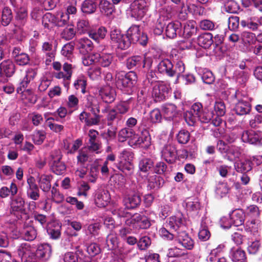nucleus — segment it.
Masks as SVG:
<instances>
[{
	"mask_svg": "<svg viewBox=\"0 0 262 262\" xmlns=\"http://www.w3.org/2000/svg\"><path fill=\"white\" fill-rule=\"evenodd\" d=\"M149 76L152 77V74H148L147 79L144 81V84L146 86L141 93H148L151 91L152 96L155 98V100L161 101L164 100L168 96L169 91V85L163 82L151 81L149 80Z\"/></svg>",
	"mask_w": 262,
	"mask_h": 262,
	"instance_id": "nucleus-1",
	"label": "nucleus"
},
{
	"mask_svg": "<svg viewBox=\"0 0 262 262\" xmlns=\"http://www.w3.org/2000/svg\"><path fill=\"white\" fill-rule=\"evenodd\" d=\"M137 79V75L133 71L126 74L122 72L116 73V85L125 94L130 95L133 93Z\"/></svg>",
	"mask_w": 262,
	"mask_h": 262,
	"instance_id": "nucleus-2",
	"label": "nucleus"
},
{
	"mask_svg": "<svg viewBox=\"0 0 262 262\" xmlns=\"http://www.w3.org/2000/svg\"><path fill=\"white\" fill-rule=\"evenodd\" d=\"M237 99L234 111L235 113L239 116L248 114L251 110L250 104L251 99L247 96L243 94L239 91H235L231 96Z\"/></svg>",
	"mask_w": 262,
	"mask_h": 262,
	"instance_id": "nucleus-3",
	"label": "nucleus"
},
{
	"mask_svg": "<svg viewBox=\"0 0 262 262\" xmlns=\"http://www.w3.org/2000/svg\"><path fill=\"white\" fill-rule=\"evenodd\" d=\"M126 38L130 41V43H136L145 46L147 44L148 37L146 34L143 32L139 26H132L126 32Z\"/></svg>",
	"mask_w": 262,
	"mask_h": 262,
	"instance_id": "nucleus-4",
	"label": "nucleus"
},
{
	"mask_svg": "<svg viewBox=\"0 0 262 262\" xmlns=\"http://www.w3.org/2000/svg\"><path fill=\"white\" fill-rule=\"evenodd\" d=\"M125 225L133 229H146L151 226L149 220L145 216L139 213H135L125 221Z\"/></svg>",
	"mask_w": 262,
	"mask_h": 262,
	"instance_id": "nucleus-5",
	"label": "nucleus"
},
{
	"mask_svg": "<svg viewBox=\"0 0 262 262\" xmlns=\"http://www.w3.org/2000/svg\"><path fill=\"white\" fill-rule=\"evenodd\" d=\"M11 213L16 216L17 220L26 216V210L25 207V201L20 196H17L11 199Z\"/></svg>",
	"mask_w": 262,
	"mask_h": 262,
	"instance_id": "nucleus-6",
	"label": "nucleus"
},
{
	"mask_svg": "<svg viewBox=\"0 0 262 262\" xmlns=\"http://www.w3.org/2000/svg\"><path fill=\"white\" fill-rule=\"evenodd\" d=\"M161 156L167 162L173 163L177 157V150L174 145L167 144L165 145L161 151Z\"/></svg>",
	"mask_w": 262,
	"mask_h": 262,
	"instance_id": "nucleus-7",
	"label": "nucleus"
},
{
	"mask_svg": "<svg viewBox=\"0 0 262 262\" xmlns=\"http://www.w3.org/2000/svg\"><path fill=\"white\" fill-rule=\"evenodd\" d=\"M26 194L28 198L33 201H36L39 198V187L35 182V179L33 177H30L27 180Z\"/></svg>",
	"mask_w": 262,
	"mask_h": 262,
	"instance_id": "nucleus-8",
	"label": "nucleus"
},
{
	"mask_svg": "<svg viewBox=\"0 0 262 262\" xmlns=\"http://www.w3.org/2000/svg\"><path fill=\"white\" fill-rule=\"evenodd\" d=\"M185 219L183 215L178 213L170 217L166 222V227L174 230L176 232L181 231L179 229L184 225Z\"/></svg>",
	"mask_w": 262,
	"mask_h": 262,
	"instance_id": "nucleus-9",
	"label": "nucleus"
},
{
	"mask_svg": "<svg viewBox=\"0 0 262 262\" xmlns=\"http://www.w3.org/2000/svg\"><path fill=\"white\" fill-rule=\"evenodd\" d=\"M175 240L187 249L191 250L193 247V239L184 231H177L176 233Z\"/></svg>",
	"mask_w": 262,
	"mask_h": 262,
	"instance_id": "nucleus-10",
	"label": "nucleus"
},
{
	"mask_svg": "<svg viewBox=\"0 0 262 262\" xmlns=\"http://www.w3.org/2000/svg\"><path fill=\"white\" fill-rule=\"evenodd\" d=\"M98 93L101 99L105 103H111L115 99V90L109 85L99 88Z\"/></svg>",
	"mask_w": 262,
	"mask_h": 262,
	"instance_id": "nucleus-11",
	"label": "nucleus"
},
{
	"mask_svg": "<svg viewBox=\"0 0 262 262\" xmlns=\"http://www.w3.org/2000/svg\"><path fill=\"white\" fill-rule=\"evenodd\" d=\"M52 252V249L48 244H40L38 246L35 254L33 253V257L36 259L47 260L48 259Z\"/></svg>",
	"mask_w": 262,
	"mask_h": 262,
	"instance_id": "nucleus-12",
	"label": "nucleus"
},
{
	"mask_svg": "<svg viewBox=\"0 0 262 262\" xmlns=\"http://www.w3.org/2000/svg\"><path fill=\"white\" fill-rule=\"evenodd\" d=\"M95 202L99 207H105L110 202L111 197L106 190L98 189L95 194Z\"/></svg>",
	"mask_w": 262,
	"mask_h": 262,
	"instance_id": "nucleus-13",
	"label": "nucleus"
},
{
	"mask_svg": "<svg viewBox=\"0 0 262 262\" xmlns=\"http://www.w3.org/2000/svg\"><path fill=\"white\" fill-rule=\"evenodd\" d=\"M69 17H42V23L45 28H52L54 26L62 27L67 24Z\"/></svg>",
	"mask_w": 262,
	"mask_h": 262,
	"instance_id": "nucleus-14",
	"label": "nucleus"
},
{
	"mask_svg": "<svg viewBox=\"0 0 262 262\" xmlns=\"http://www.w3.org/2000/svg\"><path fill=\"white\" fill-rule=\"evenodd\" d=\"M15 72V66L14 62L10 60H5L0 64V76L3 75L7 77H11Z\"/></svg>",
	"mask_w": 262,
	"mask_h": 262,
	"instance_id": "nucleus-15",
	"label": "nucleus"
},
{
	"mask_svg": "<svg viewBox=\"0 0 262 262\" xmlns=\"http://www.w3.org/2000/svg\"><path fill=\"white\" fill-rule=\"evenodd\" d=\"M150 142V137L148 132L144 129L141 133V136L136 135L135 133L132 140L129 141L130 146L140 145L142 143H145V145H148Z\"/></svg>",
	"mask_w": 262,
	"mask_h": 262,
	"instance_id": "nucleus-16",
	"label": "nucleus"
},
{
	"mask_svg": "<svg viewBox=\"0 0 262 262\" xmlns=\"http://www.w3.org/2000/svg\"><path fill=\"white\" fill-rule=\"evenodd\" d=\"M183 206L187 211L198 214L201 209V206L199 200L195 198L186 199L183 203Z\"/></svg>",
	"mask_w": 262,
	"mask_h": 262,
	"instance_id": "nucleus-17",
	"label": "nucleus"
},
{
	"mask_svg": "<svg viewBox=\"0 0 262 262\" xmlns=\"http://www.w3.org/2000/svg\"><path fill=\"white\" fill-rule=\"evenodd\" d=\"M146 59L141 56H133L126 60V66L128 69H132L135 67H145Z\"/></svg>",
	"mask_w": 262,
	"mask_h": 262,
	"instance_id": "nucleus-18",
	"label": "nucleus"
},
{
	"mask_svg": "<svg viewBox=\"0 0 262 262\" xmlns=\"http://www.w3.org/2000/svg\"><path fill=\"white\" fill-rule=\"evenodd\" d=\"M163 117L167 120L171 121L178 114L177 106L171 103L164 104L162 106Z\"/></svg>",
	"mask_w": 262,
	"mask_h": 262,
	"instance_id": "nucleus-19",
	"label": "nucleus"
},
{
	"mask_svg": "<svg viewBox=\"0 0 262 262\" xmlns=\"http://www.w3.org/2000/svg\"><path fill=\"white\" fill-rule=\"evenodd\" d=\"M126 207L129 209H133L138 206L141 201L139 191L128 195L124 200Z\"/></svg>",
	"mask_w": 262,
	"mask_h": 262,
	"instance_id": "nucleus-20",
	"label": "nucleus"
},
{
	"mask_svg": "<svg viewBox=\"0 0 262 262\" xmlns=\"http://www.w3.org/2000/svg\"><path fill=\"white\" fill-rule=\"evenodd\" d=\"M74 68V66L73 64L68 63V62H65L62 66L64 72H59L55 74V77L58 79H63L64 81L70 80L71 79Z\"/></svg>",
	"mask_w": 262,
	"mask_h": 262,
	"instance_id": "nucleus-21",
	"label": "nucleus"
},
{
	"mask_svg": "<svg viewBox=\"0 0 262 262\" xmlns=\"http://www.w3.org/2000/svg\"><path fill=\"white\" fill-rule=\"evenodd\" d=\"M173 64L171 61L165 59L159 62L158 65V71L162 74H165L170 77H173L172 72Z\"/></svg>",
	"mask_w": 262,
	"mask_h": 262,
	"instance_id": "nucleus-22",
	"label": "nucleus"
},
{
	"mask_svg": "<svg viewBox=\"0 0 262 262\" xmlns=\"http://www.w3.org/2000/svg\"><path fill=\"white\" fill-rule=\"evenodd\" d=\"M81 53L85 54L92 50L93 44L91 40L87 38H82L77 41L76 44Z\"/></svg>",
	"mask_w": 262,
	"mask_h": 262,
	"instance_id": "nucleus-23",
	"label": "nucleus"
},
{
	"mask_svg": "<svg viewBox=\"0 0 262 262\" xmlns=\"http://www.w3.org/2000/svg\"><path fill=\"white\" fill-rule=\"evenodd\" d=\"M58 154L57 158H53V162L52 166V169L54 173L57 175L62 174L66 170L64 164L60 161V152L57 151Z\"/></svg>",
	"mask_w": 262,
	"mask_h": 262,
	"instance_id": "nucleus-24",
	"label": "nucleus"
},
{
	"mask_svg": "<svg viewBox=\"0 0 262 262\" xmlns=\"http://www.w3.org/2000/svg\"><path fill=\"white\" fill-rule=\"evenodd\" d=\"M241 140L243 142L256 144L259 141V136L258 134L253 130H245L243 133Z\"/></svg>",
	"mask_w": 262,
	"mask_h": 262,
	"instance_id": "nucleus-25",
	"label": "nucleus"
},
{
	"mask_svg": "<svg viewBox=\"0 0 262 262\" xmlns=\"http://www.w3.org/2000/svg\"><path fill=\"white\" fill-rule=\"evenodd\" d=\"M181 26V23L179 21L169 23L166 28V36L170 38L176 37L180 30Z\"/></svg>",
	"mask_w": 262,
	"mask_h": 262,
	"instance_id": "nucleus-26",
	"label": "nucleus"
},
{
	"mask_svg": "<svg viewBox=\"0 0 262 262\" xmlns=\"http://www.w3.org/2000/svg\"><path fill=\"white\" fill-rule=\"evenodd\" d=\"M197 40L200 46L208 49L213 42V35L210 33H205L199 35Z\"/></svg>",
	"mask_w": 262,
	"mask_h": 262,
	"instance_id": "nucleus-27",
	"label": "nucleus"
},
{
	"mask_svg": "<svg viewBox=\"0 0 262 262\" xmlns=\"http://www.w3.org/2000/svg\"><path fill=\"white\" fill-rule=\"evenodd\" d=\"M147 188L149 189H157L161 187L164 184V179L156 175L149 176L147 178Z\"/></svg>",
	"mask_w": 262,
	"mask_h": 262,
	"instance_id": "nucleus-28",
	"label": "nucleus"
},
{
	"mask_svg": "<svg viewBox=\"0 0 262 262\" xmlns=\"http://www.w3.org/2000/svg\"><path fill=\"white\" fill-rule=\"evenodd\" d=\"M97 62L103 68H111L114 63V56L111 54H98Z\"/></svg>",
	"mask_w": 262,
	"mask_h": 262,
	"instance_id": "nucleus-29",
	"label": "nucleus"
},
{
	"mask_svg": "<svg viewBox=\"0 0 262 262\" xmlns=\"http://www.w3.org/2000/svg\"><path fill=\"white\" fill-rule=\"evenodd\" d=\"M233 144L228 147V154L233 156L235 158H239L245 151V145L242 141Z\"/></svg>",
	"mask_w": 262,
	"mask_h": 262,
	"instance_id": "nucleus-30",
	"label": "nucleus"
},
{
	"mask_svg": "<svg viewBox=\"0 0 262 262\" xmlns=\"http://www.w3.org/2000/svg\"><path fill=\"white\" fill-rule=\"evenodd\" d=\"M230 221L234 226H239L244 223L245 215L242 210H235L230 214Z\"/></svg>",
	"mask_w": 262,
	"mask_h": 262,
	"instance_id": "nucleus-31",
	"label": "nucleus"
},
{
	"mask_svg": "<svg viewBox=\"0 0 262 262\" xmlns=\"http://www.w3.org/2000/svg\"><path fill=\"white\" fill-rule=\"evenodd\" d=\"M116 120V125H120L123 122V118L122 115L118 114L115 109L109 111L107 115V125H113V121Z\"/></svg>",
	"mask_w": 262,
	"mask_h": 262,
	"instance_id": "nucleus-32",
	"label": "nucleus"
},
{
	"mask_svg": "<svg viewBox=\"0 0 262 262\" xmlns=\"http://www.w3.org/2000/svg\"><path fill=\"white\" fill-rule=\"evenodd\" d=\"M230 257L233 262H247L246 253L241 248L232 249L230 251Z\"/></svg>",
	"mask_w": 262,
	"mask_h": 262,
	"instance_id": "nucleus-33",
	"label": "nucleus"
},
{
	"mask_svg": "<svg viewBox=\"0 0 262 262\" xmlns=\"http://www.w3.org/2000/svg\"><path fill=\"white\" fill-rule=\"evenodd\" d=\"M21 234L25 240L32 241L36 237L37 231L34 227L25 225L21 231Z\"/></svg>",
	"mask_w": 262,
	"mask_h": 262,
	"instance_id": "nucleus-34",
	"label": "nucleus"
},
{
	"mask_svg": "<svg viewBox=\"0 0 262 262\" xmlns=\"http://www.w3.org/2000/svg\"><path fill=\"white\" fill-rule=\"evenodd\" d=\"M37 74L36 71L32 68L28 69L26 71V75L24 79L20 83V88H18L17 91L19 92V91H21V87L23 88H26L30 82L33 80Z\"/></svg>",
	"mask_w": 262,
	"mask_h": 262,
	"instance_id": "nucleus-35",
	"label": "nucleus"
},
{
	"mask_svg": "<svg viewBox=\"0 0 262 262\" xmlns=\"http://www.w3.org/2000/svg\"><path fill=\"white\" fill-rule=\"evenodd\" d=\"M51 177L42 174L38 177V183L40 189L44 192H48L51 189Z\"/></svg>",
	"mask_w": 262,
	"mask_h": 262,
	"instance_id": "nucleus-36",
	"label": "nucleus"
},
{
	"mask_svg": "<svg viewBox=\"0 0 262 262\" xmlns=\"http://www.w3.org/2000/svg\"><path fill=\"white\" fill-rule=\"evenodd\" d=\"M17 252L21 259L33 256L30 246L27 243H23L17 248Z\"/></svg>",
	"mask_w": 262,
	"mask_h": 262,
	"instance_id": "nucleus-37",
	"label": "nucleus"
},
{
	"mask_svg": "<svg viewBox=\"0 0 262 262\" xmlns=\"http://www.w3.org/2000/svg\"><path fill=\"white\" fill-rule=\"evenodd\" d=\"M234 167L237 172L246 173L252 169L251 162L249 160L239 161L235 163Z\"/></svg>",
	"mask_w": 262,
	"mask_h": 262,
	"instance_id": "nucleus-38",
	"label": "nucleus"
},
{
	"mask_svg": "<svg viewBox=\"0 0 262 262\" xmlns=\"http://www.w3.org/2000/svg\"><path fill=\"white\" fill-rule=\"evenodd\" d=\"M134 133V130L132 128H123L118 133V140L119 142H123L127 139H130L129 141H130L133 138Z\"/></svg>",
	"mask_w": 262,
	"mask_h": 262,
	"instance_id": "nucleus-39",
	"label": "nucleus"
},
{
	"mask_svg": "<svg viewBox=\"0 0 262 262\" xmlns=\"http://www.w3.org/2000/svg\"><path fill=\"white\" fill-rule=\"evenodd\" d=\"M196 32V23L191 20L188 21L184 27V35L187 37H190Z\"/></svg>",
	"mask_w": 262,
	"mask_h": 262,
	"instance_id": "nucleus-40",
	"label": "nucleus"
},
{
	"mask_svg": "<svg viewBox=\"0 0 262 262\" xmlns=\"http://www.w3.org/2000/svg\"><path fill=\"white\" fill-rule=\"evenodd\" d=\"M42 49L47 56L46 63L51 62L55 56V50L53 49L52 43L45 42L43 43Z\"/></svg>",
	"mask_w": 262,
	"mask_h": 262,
	"instance_id": "nucleus-41",
	"label": "nucleus"
},
{
	"mask_svg": "<svg viewBox=\"0 0 262 262\" xmlns=\"http://www.w3.org/2000/svg\"><path fill=\"white\" fill-rule=\"evenodd\" d=\"M77 29L80 34L91 31V25L88 20L85 18L79 19L77 23Z\"/></svg>",
	"mask_w": 262,
	"mask_h": 262,
	"instance_id": "nucleus-42",
	"label": "nucleus"
},
{
	"mask_svg": "<svg viewBox=\"0 0 262 262\" xmlns=\"http://www.w3.org/2000/svg\"><path fill=\"white\" fill-rule=\"evenodd\" d=\"M118 240L117 234L115 233H110L106 237V245L108 250H114L118 247Z\"/></svg>",
	"mask_w": 262,
	"mask_h": 262,
	"instance_id": "nucleus-43",
	"label": "nucleus"
},
{
	"mask_svg": "<svg viewBox=\"0 0 262 262\" xmlns=\"http://www.w3.org/2000/svg\"><path fill=\"white\" fill-rule=\"evenodd\" d=\"M101 148L102 145L100 140L87 141L86 142V148L90 152H94L96 154H100Z\"/></svg>",
	"mask_w": 262,
	"mask_h": 262,
	"instance_id": "nucleus-44",
	"label": "nucleus"
},
{
	"mask_svg": "<svg viewBox=\"0 0 262 262\" xmlns=\"http://www.w3.org/2000/svg\"><path fill=\"white\" fill-rule=\"evenodd\" d=\"M34 143L37 145L41 144L46 137V133L43 130H36L31 136Z\"/></svg>",
	"mask_w": 262,
	"mask_h": 262,
	"instance_id": "nucleus-45",
	"label": "nucleus"
},
{
	"mask_svg": "<svg viewBox=\"0 0 262 262\" xmlns=\"http://www.w3.org/2000/svg\"><path fill=\"white\" fill-rule=\"evenodd\" d=\"M167 255L169 257H186L187 251L186 250L174 247L168 250Z\"/></svg>",
	"mask_w": 262,
	"mask_h": 262,
	"instance_id": "nucleus-46",
	"label": "nucleus"
},
{
	"mask_svg": "<svg viewBox=\"0 0 262 262\" xmlns=\"http://www.w3.org/2000/svg\"><path fill=\"white\" fill-rule=\"evenodd\" d=\"M96 9V4L90 0L84 1L81 6V11L86 14L93 13L95 11Z\"/></svg>",
	"mask_w": 262,
	"mask_h": 262,
	"instance_id": "nucleus-47",
	"label": "nucleus"
},
{
	"mask_svg": "<svg viewBox=\"0 0 262 262\" xmlns=\"http://www.w3.org/2000/svg\"><path fill=\"white\" fill-rule=\"evenodd\" d=\"M198 236L199 239L203 241H207L210 237V233L206 226V223L203 220L201 222Z\"/></svg>",
	"mask_w": 262,
	"mask_h": 262,
	"instance_id": "nucleus-48",
	"label": "nucleus"
},
{
	"mask_svg": "<svg viewBox=\"0 0 262 262\" xmlns=\"http://www.w3.org/2000/svg\"><path fill=\"white\" fill-rule=\"evenodd\" d=\"M175 65L173 66L172 72L173 73V76H176L179 78L181 74H182L185 70V66L184 63L181 60H178L176 61H173Z\"/></svg>",
	"mask_w": 262,
	"mask_h": 262,
	"instance_id": "nucleus-49",
	"label": "nucleus"
},
{
	"mask_svg": "<svg viewBox=\"0 0 262 262\" xmlns=\"http://www.w3.org/2000/svg\"><path fill=\"white\" fill-rule=\"evenodd\" d=\"M233 78L238 83L240 84H244L248 80V74L247 73L243 71L236 70L233 74Z\"/></svg>",
	"mask_w": 262,
	"mask_h": 262,
	"instance_id": "nucleus-50",
	"label": "nucleus"
},
{
	"mask_svg": "<svg viewBox=\"0 0 262 262\" xmlns=\"http://www.w3.org/2000/svg\"><path fill=\"white\" fill-rule=\"evenodd\" d=\"M176 137L179 143L185 144L190 140V133L188 130L183 129L179 132Z\"/></svg>",
	"mask_w": 262,
	"mask_h": 262,
	"instance_id": "nucleus-51",
	"label": "nucleus"
},
{
	"mask_svg": "<svg viewBox=\"0 0 262 262\" xmlns=\"http://www.w3.org/2000/svg\"><path fill=\"white\" fill-rule=\"evenodd\" d=\"M242 5L245 8L253 6L259 11L262 12L261 0H241Z\"/></svg>",
	"mask_w": 262,
	"mask_h": 262,
	"instance_id": "nucleus-52",
	"label": "nucleus"
},
{
	"mask_svg": "<svg viewBox=\"0 0 262 262\" xmlns=\"http://www.w3.org/2000/svg\"><path fill=\"white\" fill-rule=\"evenodd\" d=\"M100 9L102 13L105 15L108 16L112 15L115 10V7L113 4H112L110 2L104 0L101 2Z\"/></svg>",
	"mask_w": 262,
	"mask_h": 262,
	"instance_id": "nucleus-53",
	"label": "nucleus"
},
{
	"mask_svg": "<svg viewBox=\"0 0 262 262\" xmlns=\"http://www.w3.org/2000/svg\"><path fill=\"white\" fill-rule=\"evenodd\" d=\"M224 7L225 11L229 13H237L239 10L238 3L233 0L228 1Z\"/></svg>",
	"mask_w": 262,
	"mask_h": 262,
	"instance_id": "nucleus-54",
	"label": "nucleus"
},
{
	"mask_svg": "<svg viewBox=\"0 0 262 262\" xmlns=\"http://www.w3.org/2000/svg\"><path fill=\"white\" fill-rule=\"evenodd\" d=\"M199 116H195L191 111H187L184 114V118L186 122L189 126H193L199 121Z\"/></svg>",
	"mask_w": 262,
	"mask_h": 262,
	"instance_id": "nucleus-55",
	"label": "nucleus"
},
{
	"mask_svg": "<svg viewBox=\"0 0 262 262\" xmlns=\"http://www.w3.org/2000/svg\"><path fill=\"white\" fill-rule=\"evenodd\" d=\"M106 30L104 27H100L98 30L95 32L93 31H90L89 36L94 40L97 41L99 39H103L105 36Z\"/></svg>",
	"mask_w": 262,
	"mask_h": 262,
	"instance_id": "nucleus-56",
	"label": "nucleus"
},
{
	"mask_svg": "<svg viewBox=\"0 0 262 262\" xmlns=\"http://www.w3.org/2000/svg\"><path fill=\"white\" fill-rule=\"evenodd\" d=\"M90 187L89 184L84 182L82 181L77 186V195L78 196H83L86 198L88 196V191L90 190Z\"/></svg>",
	"mask_w": 262,
	"mask_h": 262,
	"instance_id": "nucleus-57",
	"label": "nucleus"
},
{
	"mask_svg": "<svg viewBox=\"0 0 262 262\" xmlns=\"http://www.w3.org/2000/svg\"><path fill=\"white\" fill-rule=\"evenodd\" d=\"M153 165L154 162L151 159L144 158L140 161L139 167L141 171L146 172L153 167Z\"/></svg>",
	"mask_w": 262,
	"mask_h": 262,
	"instance_id": "nucleus-58",
	"label": "nucleus"
},
{
	"mask_svg": "<svg viewBox=\"0 0 262 262\" xmlns=\"http://www.w3.org/2000/svg\"><path fill=\"white\" fill-rule=\"evenodd\" d=\"M229 191V188L226 183H219L216 187L215 193L219 196L222 198L225 196Z\"/></svg>",
	"mask_w": 262,
	"mask_h": 262,
	"instance_id": "nucleus-59",
	"label": "nucleus"
},
{
	"mask_svg": "<svg viewBox=\"0 0 262 262\" xmlns=\"http://www.w3.org/2000/svg\"><path fill=\"white\" fill-rule=\"evenodd\" d=\"M133 158V153L128 150L124 149L119 156V163L131 162Z\"/></svg>",
	"mask_w": 262,
	"mask_h": 262,
	"instance_id": "nucleus-60",
	"label": "nucleus"
},
{
	"mask_svg": "<svg viewBox=\"0 0 262 262\" xmlns=\"http://www.w3.org/2000/svg\"><path fill=\"white\" fill-rule=\"evenodd\" d=\"M86 85V80L83 76H79L74 83L75 88L76 90L80 89L81 92L83 94L85 92Z\"/></svg>",
	"mask_w": 262,
	"mask_h": 262,
	"instance_id": "nucleus-61",
	"label": "nucleus"
},
{
	"mask_svg": "<svg viewBox=\"0 0 262 262\" xmlns=\"http://www.w3.org/2000/svg\"><path fill=\"white\" fill-rule=\"evenodd\" d=\"M88 74L91 79L97 80L101 77V69L98 67H92L88 70Z\"/></svg>",
	"mask_w": 262,
	"mask_h": 262,
	"instance_id": "nucleus-62",
	"label": "nucleus"
},
{
	"mask_svg": "<svg viewBox=\"0 0 262 262\" xmlns=\"http://www.w3.org/2000/svg\"><path fill=\"white\" fill-rule=\"evenodd\" d=\"M151 245V239L147 236H144L140 238L137 243V246L141 250H145Z\"/></svg>",
	"mask_w": 262,
	"mask_h": 262,
	"instance_id": "nucleus-63",
	"label": "nucleus"
},
{
	"mask_svg": "<svg viewBox=\"0 0 262 262\" xmlns=\"http://www.w3.org/2000/svg\"><path fill=\"white\" fill-rule=\"evenodd\" d=\"M64 262H81V258L76 253L67 252L63 256Z\"/></svg>",
	"mask_w": 262,
	"mask_h": 262,
	"instance_id": "nucleus-64",
	"label": "nucleus"
}]
</instances>
